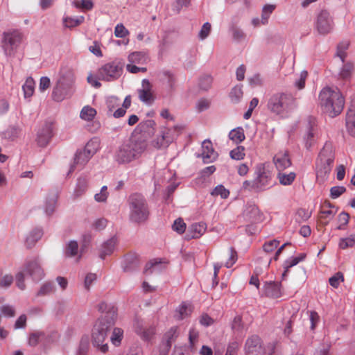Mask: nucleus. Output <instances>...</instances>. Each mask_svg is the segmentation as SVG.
Masks as SVG:
<instances>
[{"mask_svg": "<svg viewBox=\"0 0 355 355\" xmlns=\"http://www.w3.org/2000/svg\"><path fill=\"white\" fill-rule=\"evenodd\" d=\"M98 307L103 314L98 318L92 328L91 341L94 348L105 354L109 350L108 335L115 324L117 311L114 306L108 305L105 302L100 303Z\"/></svg>", "mask_w": 355, "mask_h": 355, "instance_id": "nucleus-1", "label": "nucleus"}, {"mask_svg": "<svg viewBox=\"0 0 355 355\" xmlns=\"http://www.w3.org/2000/svg\"><path fill=\"white\" fill-rule=\"evenodd\" d=\"M319 103L322 110L333 118L342 112L345 98L337 88L326 87L320 92Z\"/></svg>", "mask_w": 355, "mask_h": 355, "instance_id": "nucleus-2", "label": "nucleus"}, {"mask_svg": "<svg viewBox=\"0 0 355 355\" xmlns=\"http://www.w3.org/2000/svg\"><path fill=\"white\" fill-rule=\"evenodd\" d=\"M147 148L146 139L135 137L129 143L121 146L115 154V159L119 164L129 163L139 158Z\"/></svg>", "mask_w": 355, "mask_h": 355, "instance_id": "nucleus-3", "label": "nucleus"}, {"mask_svg": "<svg viewBox=\"0 0 355 355\" xmlns=\"http://www.w3.org/2000/svg\"><path fill=\"white\" fill-rule=\"evenodd\" d=\"M335 159L333 146L326 142L321 149L315 162V173L317 181L322 184L327 178L331 171Z\"/></svg>", "mask_w": 355, "mask_h": 355, "instance_id": "nucleus-4", "label": "nucleus"}, {"mask_svg": "<svg viewBox=\"0 0 355 355\" xmlns=\"http://www.w3.org/2000/svg\"><path fill=\"white\" fill-rule=\"evenodd\" d=\"M297 107L295 98L289 93L274 94L268 103V109L275 114L284 115Z\"/></svg>", "mask_w": 355, "mask_h": 355, "instance_id": "nucleus-5", "label": "nucleus"}, {"mask_svg": "<svg viewBox=\"0 0 355 355\" xmlns=\"http://www.w3.org/2000/svg\"><path fill=\"white\" fill-rule=\"evenodd\" d=\"M130 219L132 222L141 223L145 222L149 216V209L144 197L134 193L129 197Z\"/></svg>", "mask_w": 355, "mask_h": 355, "instance_id": "nucleus-6", "label": "nucleus"}, {"mask_svg": "<svg viewBox=\"0 0 355 355\" xmlns=\"http://www.w3.org/2000/svg\"><path fill=\"white\" fill-rule=\"evenodd\" d=\"M23 41V34L18 30L9 31L3 33L2 47L5 53L12 55Z\"/></svg>", "mask_w": 355, "mask_h": 355, "instance_id": "nucleus-7", "label": "nucleus"}, {"mask_svg": "<svg viewBox=\"0 0 355 355\" xmlns=\"http://www.w3.org/2000/svg\"><path fill=\"white\" fill-rule=\"evenodd\" d=\"M122 73V67L116 62H110L99 69L98 78L105 81H112L119 78Z\"/></svg>", "mask_w": 355, "mask_h": 355, "instance_id": "nucleus-8", "label": "nucleus"}, {"mask_svg": "<svg viewBox=\"0 0 355 355\" xmlns=\"http://www.w3.org/2000/svg\"><path fill=\"white\" fill-rule=\"evenodd\" d=\"M315 26L317 31L320 35L328 34L332 31L334 21L327 11L322 10L319 13L316 19Z\"/></svg>", "mask_w": 355, "mask_h": 355, "instance_id": "nucleus-9", "label": "nucleus"}, {"mask_svg": "<svg viewBox=\"0 0 355 355\" xmlns=\"http://www.w3.org/2000/svg\"><path fill=\"white\" fill-rule=\"evenodd\" d=\"M24 270L35 281L41 280L44 276V270L37 258L27 261L24 265Z\"/></svg>", "mask_w": 355, "mask_h": 355, "instance_id": "nucleus-10", "label": "nucleus"}, {"mask_svg": "<svg viewBox=\"0 0 355 355\" xmlns=\"http://www.w3.org/2000/svg\"><path fill=\"white\" fill-rule=\"evenodd\" d=\"M254 178L255 187L258 191L264 190L270 183L271 174L263 165L257 166Z\"/></svg>", "mask_w": 355, "mask_h": 355, "instance_id": "nucleus-11", "label": "nucleus"}, {"mask_svg": "<svg viewBox=\"0 0 355 355\" xmlns=\"http://www.w3.org/2000/svg\"><path fill=\"white\" fill-rule=\"evenodd\" d=\"M245 355H261L263 353L261 339L257 336L248 338L245 345Z\"/></svg>", "mask_w": 355, "mask_h": 355, "instance_id": "nucleus-12", "label": "nucleus"}, {"mask_svg": "<svg viewBox=\"0 0 355 355\" xmlns=\"http://www.w3.org/2000/svg\"><path fill=\"white\" fill-rule=\"evenodd\" d=\"M53 136L52 124L46 123L37 132L36 141L41 147H45Z\"/></svg>", "mask_w": 355, "mask_h": 355, "instance_id": "nucleus-13", "label": "nucleus"}, {"mask_svg": "<svg viewBox=\"0 0 355 355\" xmlns=\"http://www.w3.org/2000/svg\"><path fill=\"white\" fill-rule=\"evenodd\" d=\"M72 94L70 85H65L62 80H60L54 87L52 92V98L57 102L63 101L65 98L69 97Z\"/></svg>", "mask_w": 355, "mask_h": 355, "instance_id": "nucleus-14", "label": "nucleus"}, {"mask_svg": "<svg viewBox=\"0 0 355 355\" xmlns=\"http://www.w3.org/2000/svg\"><path fill=\"white\" fill-rule=\"evenodd\" d=\"M273 162L279 171L285 170L291 166V160L287 150H281L275 154Z\"/></svg>", "mask_w": 355, "mask_h": 355, "instance_id": "nucleus-15", "label": "nucleus"}, {"mask_svg": "<svg viewBox=\"0 0 355 355\" xmlns=\"http://www.w3.org/2000/svg\"><path fill=\"white\" fill-rule=\"evenodd\" d=\"M135 330L143 340H149L155 334L156 328L154 325H144L142 322H137Z\"/></svg>", "mask_w": 355, "mask_h": 355, "instance_id": "nucleus-16", "label": "nucleus"}, {"mask_svg": "<svg viewBox=\"0 0 355 355\" xmlns=\"http://www.w3.org/2000/svg\"><path fill=\"white\" fill-rule=\"evenodd\" d=\"M142 88L138 89L139 100L146 104L153 103L154 98L152 92V85L148 80L144 79L141 83Z\"/></svg>", "mask_w": 355, "mask_h": 355, "instance_id": "nucleus-17", "label": "nucleus"}, {"mask_svg": "<svg viewBox=\"0 0 355 355\" xmlns=\"http://www.w3.org/2000/svg\"><path fill=\"white\" fill-rule=\"evenodd\" d=\"M201 157L204 163H210L214 162L217 156V153L213 148V144L210 140H205L202 144Z\"/></svg>", "mask_w": 355, "mask_h": 355, "instance_id": "nucleus-18", "label": "nucleus"}, {"mask_svg": "<svg viewBox=\"0 0 355 355\" xmlns=\"http://www.w3.org/2000/svg\"><path fill=\"white\" fill-rule=\"evenodd\" d=\"M280 284L275 282H266L263 287V295L270 298H278L281 297L282 292Z\"/></svg>", "mask_w": 355, "mask_h": 355, "instance_id": "nucleus-19", "label": "nucleus"}, {"mask_svg": "<svg viewBox=\"0 0 355 355\" xmlns=\"http://www.w3.org/2000/svg\"><path fill=\"white\" fill-rule=\"evenodd\" d=\"M243 216L245 221L250 223H257L261 220L259 209L255 205H247L243 211Z\"/></svg>", "mask_w": 355, "mask_h": 355, "instance_id": "nucleus-20", "label": "nucleus"}, {"mask_svg": "<svg viewBox=\"0 0 355 355\" xmlns=\"http://www.w3.org/2000/svg\"><path fill=\"white\" fill-rule=\"evenodd\" d=\"M346 128L348 133L355 137V98L352 101L347 113Z\"/></svg>", "mask_w": 355, "mask_h": 355, "instance_id": "nucleus-21", "label": "nucleus"}, {"mask_svg": "<svg viewBox=\"0 0 355 355\" xmlns=\"http://www.w3.org/2000/svg\"><path fill=\"white\" fill-rule=\"evenodd\" d=\"M336 213V210H334V207L329 202H325L321 207L320 211V220L324 225H327L329 222L334 218Z\"/></svg>", "mask_w": 355, "mask_h": 355, "instance_id": "nucleus-22", "label": "nucleus"}, {"mask_svg": "<svg viewBox=\"0 0 355 355\" xmlns=\"http://www.w3.org/2000/svg\"><path fill=\"white\" fill-rule=\"evenodd\" d=\"M169 130L164 128L160 131V135L153 141L152 144L156 148H166L171 142L172 139L168 136Z\"/></svg>", "mask_w": 355, "mask_h": 355, "instance_id": "nucleus-23", "label": "nucleus"}, {"mask_svg": "<svg viewBox=\"0 0 355 355\" xmlns=\"http://www.w3.org/2000/svg\"><path fill=\"white\" fill-rule=\"evenodd\" d=\"M91 157L88 155L83 150H78L75 155L73 164L71 166L69 174L73 173L78 166L83 167L85 166Z\"/></svg>", "mask_w": 355, "mask_h": 355, "instance_id": "nucleus-24", "label": "nucleus"}, {"mask_svg": "<svg viewBox=\"0 0 355 355\" xmlns=\"http://www.w3.org/2000/svg\"><path fill=\"white\" fill-rule=\"evenodd\" d=\"M156 123L155 121L152 119H148L141 122L137 128L143 135L152 136L155 133Z\"/></svg>", "mask_w": 355, "mask_h": 355, "instance_id": "nucleus-25", "label": "nucleus"}, {"mask_svg": "<svg viewBox=\"0 0 355 355\" xmlns=\"http://www.w3.org/2000/svg\"><path fill=\"white\" fill-rule=\"evenodd\" d=\"M318 128L316 125L309 124L307 131L304 135L305 147L310 149L314 144L317 135Z\"/></svg>", "mask_w": 355, "mask_h": 355, "instance_id": "nucleus-26", "label": "nucleus"}, {"mask_svg": "<svg viewBox=\"0 0 355 355\" xmlns=\"http://www.w3.org/2000/svg\"><path fill=\"white\" fill-rule=\"evenodd\" d=\"M117 239L116 237H112L105 241L101 248L100 257L101 259H105V256L111 254L116 245Z\"/></svg>", "mask_w": 355, "mask_h": 355, "instance_id": "nucleus-27", "label": "nucleus"}, {"mask_svg": "<svg viewBox=\"0 0 355 355\" xmlns=\"http://www.w3.org/2000/svg\"><path fill=\"white\" fill-rule=\"evenodd\" d=\"M305 254H300L298 257H291L288 259L286 260L283 264L284 270V272L282 273V277L285 278L289 272V269L296 266L300 261H303L305 259Z\"/></svg>", "mask_w": 355, "mask_h": 355, "instance_id": "nucleus-28", "label": "nucleus"}, {"mask_svg": "<svg viewBox=\"0 0 355 355\" xmlns=\"http://www.w3.org/2000/svg\"><path fill=\"white\" fill-rule=\"evenodd\" d=\"M193 309V306L191 304L183 302L177 309L175 318L178 320H183L191 314Z\"/></svg>", "mask_w": 355, "mask_h": 355, "instance_id": "nucleus-29", "label": "nucleus"}, {"mask_svg": "<svg viewBox=\"0 0 355 355\" xmlns=\"http://www.w3.org/2000/svg\"><path fill=\"white\" fill-rule=\"evenodd\" d=\"M99 139L97 138H93L86 144L83 150L92 157L99 150Z\"/></svg>", "mask_w": 355, "mask_h": 355, "instance_id": "nucleus-30", "label": "nucleus"}, {"mask_svg": "<svg viewBox=\"0 0 355 355\" xmlns=\"http://www.w3.org/2000/svg\"><path fill=\"white\" fill-rule=\"evenodd\" d=\"M97 112L96 109L89 105L84 106L80 112V117L85 121H92L96 116Z\"/></svg>", "mask_w": 355, "mask_h": 355, "instance_id": "nucleus-31", "label": "nucleus"}, {"mask_svg": "<svg viewBox=\"0 0 355 355\" xmlns=\"http://www.w3.org/2000/svg\"><path fill=\"white\" fill-rule=\"evenodd\" d=\"M180 335V329L178 326H173L171 327L168 330L166 331L164 334L162 340L164 342L169 343L172 344L174 343L176 339L178 338Z\"/></svg>", "mask_w": 355, "mask_h": 355, "instance_id": "nucleus-32", "label": "nucleus"}, {"mask_svg": "<svg viewBox=\"0 0 355 355\" xmlns=\"http://www.w3.org/2000/svg\"><path fill=\"white\" fill-rule=\"evenodd\" d=\"M296 178L295 172H290L289 173L280 172L277 175V179L282 185L288 186L291 185Z\"/></svg>", "mask_w": 355, "mask_h": 355, "instance_id": "nucleus-33", "label": "nucleus"}, {"mask_svg": "<svg viewBox=\"0 0 355 355\" xmlns=\"http://www.w3.org/2000/svg\"><path fill=\"white\" fill-rule=\"evenodd\" d=\"M229 138L236 144L242 142L245 139L243 128L238 127L232 130L229 133Z\"/></svg>", "mask_w": 355, "mask_h": 355, "instance_id": "nucleus-34", "label": "nucleus"}, {"mask_svg": "<svg viewBox=\"0 0 355 355\" xmlns=\"http://www.w3.org/2000/svg\"><path fill=\"white\" fill-rule=\"evenodd\" d=\"M88 180L86 178H79L74 190V195L76 197L82 196L87 189Z\"/></svg>", "mask_w": 355, "mask_h": 355, "instance_id": "nucleus-35", "label": "nucleus"}, {"mask_svg": "<svg viewBox=\"0 0 355 355\" xmlns=\"http://www.w3.org/2000/svg\"><path fill=\"white\" fill-rule=\"evenodd\" d=\"M42 232L40 229H35L30 233L26 240L28 248H31L42 237Z\"/></svg>", "mask_w": 355, "mask_h": 355, "instance_id": "nucleus-36", "label": "nucleus"}, {"mask_svg": "<svg viewBox=\"0 0 355 355\" xmlns=\"http://www.w3.org/2000/svg\"><path fill=\"white\" fill-rule=\"evenodd\" d=\"M205 225L204 224L196 223L191 227V235L187 236L188 239H197L201 236L205 232Z\"/></svg>", "mask_w": 355, "mask_h": 355, "instance_id": "nucleus-37", "label": "nucleus"}, {"mask_svg": "<svg viewBox=\"0 0 355 355\" xmlns=\"http://www.w3.org/2000/svg\"><path fill=\"white\" fill-rule=\"evenodd\" d=\"M243 92L242 89V85H236L233 87L230 93V97L232 103H237L242 98Z\"/></svg>", "mask_w": 355, "mask_h": 355, "instance_id": "nucleus-38", "label": "nucleus"}, {"mask_svg": "<svg viewBox=\"0 0 355 355\" xmlns=\"http://www.w3.org/2000/svg\"><path fill=\"white\" fill-rule=\"evenodd\" d=\"M22 88L24 90V96L26 98L31 97L33 94L35 90L34 80L31 77L28 78L26 80Z\"/></svg>", "mask_w": 355, "mask_h": 355, "instance_id": "nucleus-39", "label": "nucleus"}, {"mask_svg": "<svg viewBox=\"0 0 355 355\" xmlns=\"http://www.w3.org/2000/svg\"><path fill=\"white\" fill-rule=\"evenodd\" d=\"M123 338V331L121 328H114L110 337V340L115 346L120 345Z\"/></svg>", "mask_w": 355, "mask_h": 355, "instance_id": "nucleus-40", "label": "nucleus"}, {"mask_svg": "<svg viewBox=\"0 0 355 355\" xmlns=\"http://www.w3.org/2000/svg\"><path fill=\"white\" fill-rule=\"evenodd\" d=\"M338 245L343 250L354 247L355 245V235L352 234L347 238L340 239Z\"/></svg>", "mask_w": 355, "mask_h": 355, "instance_id": "nucleus-41", "label": "nucleus"}, {"mask_svg": "<svg viewBox=\"0 0 355 355\" xmlns=\"http://www.w3.org/2000/svg\"><path fill=\"white\" fill-rule=\"evenodd\" d=\"M211 195L213 196H220L221 198L226 199L229 195L230 191L222 184L216 186L211 192Z\"/></svg>", "mask_w": 355, "mask_h": 355, "instance_id": "nucleus-42", "label": "nucleus"}, {"mask_svg": "<svg viewBox=\"0 0 355 355\" xmlns=\"http://www.w3.org/2000/svg\"><path fill=\"white\" fill-rule=\"evenodd\" d=\"M230 155L233 159L241 160L245 155V148L242 146H237L236 148L230 151Z\"/></svg>", "mask_w": 355, "mask_h": 355, "instance_id": "nucleus-43", "label": "nucleus"}, {"mask_svg": "<svg viewBox=\"0 0 355 355\" xmlns=\"http://www.w3.org/2000/svg\"><path fill=\"white\" fill-rule=\"evenodd\" d=\"M83 21L84 17L83 16L76 18L65 17L64 19V24L66 27L73 28L80 25L83 22Z\"/></svg>", "mask_w": 355, "mask_h": 355, "instance_id": "nucleus-44", "label": "nucleus"}, {"mask_svg": "<svg viewBox=\"0 0 355 355\" xmlns=\"http://www.w3.org/2000/svg\"><path fill=\"white\" fill-rule=\"evenodd\" d=\"M128 60L133 64H142L145 62V55L141 52H133L128 56Z\"/></svg>", "mask_w": 355, "mask_h": 355, "instance_id": "nucleus-45", "label": "nucleus"}, {"mask_svg": "<svg viewBox=\"0 0 355 355\" xmlns=\"http://www.w3.org/2000/svg\"><path fill=\"white\" fill-rule=\"evenodd\" d=\"M349 45V42L344 41L340 42L337 46L336 55L340 58L342 62H344L345 58H346V51L348 49Z\"/></svg>", "mask_w": 355, "mask_h": 355, "instance_id": "nucleus-46", "label": "nucleus"}, {"mask_svg": "<svg viewBox=\"0 0 355 355\" xmlns=\"http://www.w3.org/2000/svg\"><path fill=\"white\" fill-rule=\"evenodd\" d=\"M163 76V81H166L167 86L172 89L174 87L175 83V78L174 77V75L168 70L163 71L162 72Z\"/></svg>", "mask_w": 355, "mask_h": 355, "instance_id": "nucleus-47", "label": "nucleus"}, {"mask_svg": "<svg viewBox=\"0 0 355 355\" xmlns=\"http://www.w3.org/2000/svg\"><path fill=\"white\" fill-rule=\"evenodd\" d=\"M343 281L344 277L343 273L340 272L336 273L329 279V284L334 288H337L339 286L340 282H343Z\"/></svg>", "mask_w": 355, "mask_h": 355, "instance_id": "nucleus-48", "label": "nucleus"}, {"mask_svg": "<svg viewBox=\"0 0 355 355\" xmlns=\"http://www.w3.org/2000/svg\"><path fill=\"white\" fill-rule=\"evenodd\" d=\"M78 250V245L76 241H70L66 248L65 254L68 257H73L77 254Z\"/></svg>", "mask_w": 355, "mask_h": 355, "instance_id": "nucleus-49", "label": "nucleus"}, {"mask_svg": "<svg viewBox=\"0 0 355 355\" xmlns=\"http://www.w3.org/2000/svg\"><path fill=\"white\" fill-rule=\"evenodd\" d=\"M354 70V65L350 63L347 62L343 67L340 76L343 79H347L352 75V73Z\"/></svg>", "mask_w": 355, "mask_h": 355, "instance_id": "nucleus-50", "label": "nucleus"}, {"mask_svg": "<svg viewBox=\"0 0 355 355\" xmlns=\"http://www.w3.org/2000/svg\"><path fill=\"white\" fill-rule=\"evenodd\" d=\"M279 244V241L274 239L266 242L263 245V250L266 253H270L276 250Z\"/></svg>", "mask_w": 355, "mask_h": 355, "instance_id": "nucleus-51", "label": "nucleus"}, {"mask_svg": "<svg viewBox=\"0 0 355 355\" xmlns=\"http://www.w3.org/2000/svg\"><path fill=\"white\" fill-rule=\"evenodd\" d=\"M237 252L233 248L229 249V259L225 262V266L227 268H231L237 261Z\"/></svg>", "mask_w": 355, "mask_h": 355, "instance_id": "nucleus-52", "label": "nucleus"}, {"mask_svg": "<svg viewBox=\"0 0 355 355\" xmlns=\"http://www.w3.org/2000/svg\"><path fill=\"white\" fill-rule=\"evenodd\" d=\"M212 83V78L210 76H202L199 81V87L203 90H208Z\"/></svg>", "mask_w": 355, "mask_h": 355, "instance_id": "nucleus-53", "label": "nucleus"}, {"mask_svg": "<svg viewBox=\"0 0 355 355\" xmlns=\"http://www.w3.org/2000/svg\"><path fill=\"white\" fill-rule=\"evenodd\" d=\"M198 336H199V333L196 329H190L189 334V340L190 347L192 349H195V345L198 343Z\"/></svg>", "mask_w": 355, "mask_h": 355, "instance_id": "nucleus-54", "label": "nucleus"}, {"mask_svg": "<svg viewBox=\"0 0 355 355\" xmlns=\"http://www.w3.org/2000/svg\"><path fill=\"white\" fill-rule=\"evenodd\" d=\"M172 228L178 234H182L185 231L186 224L182 218H178L174 221Z\"/></svg>", "mask_w": 355, "mask_h": 355, "instance_id": "nucleus-55", "label": "nucleus"}, {"mask_svg": "<svg viewBox=\"0 0 355 355\" xmlns=\"http://www.w3.org/2000/svg\"><path fill=\"white\" fill-rule=\"evenodd\" d=\"M55 291L54 286L52 283H45L40 289L37 295H45L53 293Z\"/></svg>", "mask_w": 355, "mask_h": 355, "instance_id": "nucleus-56", "label": "nucleus"}, {"mask_svg": "<svg viewBox=\"0 0 355 355\" xmlns=\"http://www.w3.org/2000/svg\"><path fill=\"white\" fill-rule=\"evenodd\" d=\"M74 5L77 8L86 10H91L93 8L92 0H76L74 1Z\"/></svg>", "mask_w": 355, "mask_h": 355, "instance_id": "nucleus-57", "label": "nucleus"}, {"mask_svg": "<svg viewBox=\"0 0 355 355\" xmlns=\"http://www.w3.org/2000/svg\"><path fill=\"white\" fill-rule=\"evenodd\" d=\"M57 195L53 194V196L46 202L45 211L47 214H51L55 209V203L57 200Z\"/></svg>", "mask_w": 355, "mask_h": 355, "instance_id": "nucleus-58", "label": "nucleus"}, {"mask_svg": "<svg viewBox=\"0 0 355 355\" xmlns=\"http://www.w3.org/2000/svg\"><path fill=\"white\" fill-rule=\"evenodd\" d=\"M107 188L106 186L102 187L101 191L94 196V199L98 202H105L108 197Z\"/></svg>", "mask_w": 355, "mask_h": 355, "instance_id": "nucleus-59", "label": "nucleus"}, {"mask_svg": "<svg viewBox=\"0 0 355 355\" xmlns=\"http://www.w3.org/2000/svg\"><path fill=\"white\" fill-rule=\"evenodd\" d=\"M129 34V31L122 24H117L114 28V35L116 37L123 38Z\"/></svg>", "mask_w": 355, "mask_h": 355, "instance_id": "nucleus-60", "label": "nucleus"}, {"mask_svg": "<svg viewBox=\"0 0 355 355\" xmlns=\"http://www.w3.org/2000/svg\"><path fill=\"white\" fill-rule=\"evenodd\" d=\"M307 76L308 73L306 71H302L300 73L299 78L296 80L295 83V85L296 86V87H297V89H302L304 88Z\"/></svg>", "mask_w": 355, "mask_h": 355, "instance_id": "nucleus-61", "label": "nucleus"}, {"mask_svg": "<svg viewBox=\"0 0 355 355\" xmlns=\"http://www.w3.org/2000/svg\"><path fill=\"white\" fill-rule=\"evenodd\" d=\"M89 349V342L87 338H82L78 350V355H86Z\"/></svg>", "mask_w": 355, "mask_h": 355, "instance_id": "nucleus-62", "label": "nucleus"}, {"mask_svg": "<svg viewBox=\"0 0 355 355\" xmlns=\"http://www.w3.org/2000/svg\"><path fill=\"white\" fill-rule=\"evenodd\" d=\"M346 191L345 187L342 186H336L331 187L330 190V195L332 198H337L340 196Z\"/></svg>", "mask_w": 355, "mask_h": 355, "instance_id": "nucleus-63", "label": "nucleus"}, {"mask_svg": "<svg viewBox=\"0 0 355 355\" xmlns=\"http://www.w3.org/2000/svg\"><path fill=\"white\" fill-rule=\"evenodd\" d=\"M211 31V24L209 22H206L203 24L200 33L199 37L201 40L205 39Z\"/></svg>", "mask_w": 355, "mask_h": 355, "instance_id": "nucleus-64", "label": "nucleus"}]
</instances>
